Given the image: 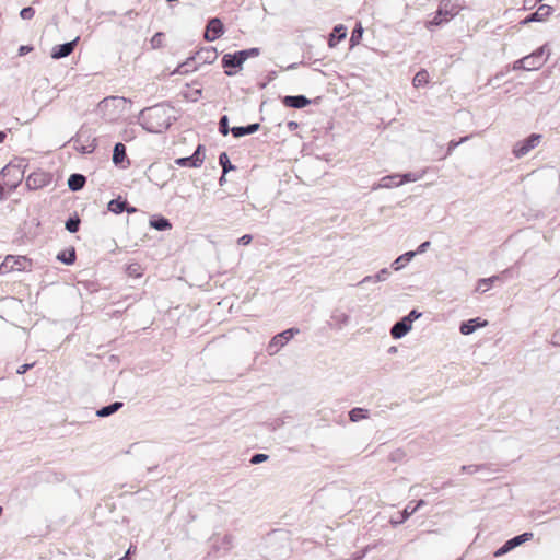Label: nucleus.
Masks as SVG:
<instances>
[{"label":"nucleus","instance_id":"33","mask_svg":"<svg viewBox=\"0 0 560 560\" xmlns=\"http://www.w3.org/2000/svg\"><path fill=\"white\" fill-rule=\"evenodd\" d=\"M79 225H80V220L77 218V219H69L66 223V229L71 232V233H74L79 230Z\"/></svg>","mask_w":560,"mask_h":560},{"label":"nucleus","instance_id":"26","mask_svg":"<svg viewBox=\"0 0 560 560\" xmlns=\"http://www.w3.org/2000/svg\"><path fill=\"white\" fill-rule=\"evenodd\" d=\"M122 407V402H114L109 406H106V407H103L102 409H100L97 411V416L98 417H107V416H110L112 413L116 412L118 409H120Z\"/></svg>","mask_w":560,"mask_h":560},{"label":"nucleus","instance_id":"24","mask_svg":"<svg viewBox=\"0 0 560 560\" xmlns=\"http://www.w3.org/2000/svg\"><path fill=\"white\" fill-rule=\"evenodd\" d=\"M144 268L139 262H130L126 267V272L131 278H140L142 277Z\"/></svg>","mask_w":560,"mask_h":560},{"label":"nucleus","instance_id":"30","mask_svg":"<svg viewBox=\"0 0 560 560\" xmlns=\"http://www.w3.org/2000/svg\"><path fill=\"white\" fill-rule=\"evenodd\" d=\"M151 225L154 229L160 230V231L171 229V226H172L171 223L168 222V220L163 219V218L160 220H156V221H152Z\"/></svg>","mask_w":560,"mask_h":560},{"label":"nucleus","instance_id":"9","mask_svg":"<svg viewBox=\"0 0 560 560\" xmlns=\"http://www.w3.org/2000/svg\"><path fill=\"white\" fill-rule=\"evenodd\" d=\"M50 183L49 174L38 171L31 173L26 178V186L30 189H39Z\"/></svg>","mask_w":560,"mask_h":560},{"label":"nucleus","instance_id":"5","mask_svg":"<svg viewBox=\"0 0 560 560\" xmlns=\"http://www.w3.org/2000/svg\"><path fill=\"white\" fill-rule=\"evenodd\" d=\"M545 62L546 58L544 56V48H539L535 52L522 58L516 63L518 65V68L532 71L541 68Z\"/></svg>","mask_w":560,"mask_h":560},{"label":"nucleus","instance_id":"13","mask_svg":"<svg viewBox=\"0 0 560 560\" xmlns=\"http://www.w3.org/2000/svg\"><path fill=\"white\" fill-rule=\"evenodd\" d=\"M346 36H347V27L346 26H343L342 24L335 26L329 36V39H328L329 47H331V48L336 47L339 44V42H341L342 39L346 38Z\"/></svg>","mask_w":560,"mask_h":560},{"label":"nucleus","instance_id":"2","mask_svg":"<svg viewBox=\"0 0 560 560\" xmlns=\"http://www.w3.org/2000/svg\"><path fill=\"white\" fill-rule=\"evenodd\" d=\"M460 10L462 5L458 3V0H442L434 18L425 24L427 28L450 22Z\"/></svg>","mask_w":560,"mask_h":560},{"label":"nucleus","instance_id":"40","mask_svg":"<svg viewBox=\"0 0 560 560\" xmlns=\"http://www.w3.org/2000/svg\"><path fill=\"white\" fill-rule=\"evenodd\" d=\"M252 242V236L249 234H245L238 238V243L242 245H248Z\"/></svg>","mask_w":560,"mask_h":560},{"label":"nucleus","instance_id":"43","mask_svg":"<svg viewBox=\"0 0 560 560\" xmlns=\"http://www.w3.org/2000/svg\"><path fill=\"white\" fill-rule=\"evenodd\" d=\"M34 364H23L18 369L19 374H24L27 370H30Z\"/></svg>","mask_w":560,"mask_h":560},{"label":"nucleus","instance_id":"46","mask_svg":"<svg viewBox=\"0 0 560 560\" xmlns=\"http://www.w3.org/2000/svg\"><path fill=\"white\" fill-rule=\"evenodd\" d=\"M395 264H397V265L402 264V257L397 258V260L395 261Z\"/></svg>","mask_w":560,"mask_h":560},{"label":"nucleus","instance_id":"48","mask_svg":"<svg viewBox=\"0 0 560 560\" xmlns=\"http://www.w3.org/2000/svg\"><path fill=\"white\" fill-rule=\"evenodd\" d=\"M428 245H429V242H425V243H423L420 247H421V248H427V246H428Z\"/></svg>","mask_w":560,"mask_h":560},{"label":"nucleus","instance_id":"12","mask_svg":"<svg viewBox=\"0 0 560 560\" xmlns=\"http://www.w3.org/2000/svg\"><path fill=\"white\" fill-rule=\"evenodd\" d=\"M411 329V318L405 317L400 322L396 323L390 334L394 338H401Z\"/></svg>","mask_w":560,"mask_h":560},{"label":"nucleus","instance_id":"15","mask_svg":"<svg viewBox=\"0 0 560 560\" xmlns=\"http://www.w3.org/2000/svg\"><path fill=\"white\" fill-rule=\"evenodd\" d=\"M415 180L411 178L410 174H406L404 176L394 175V176H386L382 178V185L384 187H392V186H399L406 182Z\"/></svg>","mask_w":560,"mask_h":560},{"label":"nucleus","instance_id":"21","mask_svg":"<svg viewBox=\"0 0 560 560\" xmlns=\"http://www.w3.org/2000/svg\"><path fill=\"white\" fill-rule=\"evenodd\" d=\"M430 81V75H429V72L424 69H421L420 71H418L413 79H412V84L415 88H422L424 85H427Z\"/></svg>","mask_w":560,"mask_h":560},{"label":"nucleus","instance_id":"6","mask_svg":"<svg viewBox=\"0 0 560 560\" xmlns=\"http://www.w3.org/2000/svg\"><path fill=\"white\" fill-rule=\"evenodd\" d=\"M298 332L299 329L290 328L281 334L276 335L268 345L269 353H277L280 350V348H282Z\"/></svg>","mask_w":560,"mask_h":560},{"label":"nucleus","instance_id":"20","mask_svg":"<svg viewBox=\"0 0 560 560\" xmlns=\"http://www.w3.org/2000/svg\"><path fill=\"white\" fill-rule=\"evenodd\" d=\"M126 205H127L126 201H122L120 199H114V200L109 201L108 210L116 214L121 213L124 210H127L128 212L136 211L135 208H131V209L126 208Z\"/></svg>","mask_w":560,"mask_h":560},{"label":"nucleus","instance_id":"4","mask_svg":"<svg viewBox=\"0 0 560 560\" xmlns=\"http://www.w3.org/2000/svg\"><path fill=\"white\" fill-rule=\"evenodd\" d=\"M33 260L27 256L7 255L0 265V275L31 271Z\"/></svg>","mask_w":560,"mask_h":560},{"label":"nucleus","instance_id":"45","mask_svg":"<svg viewBox=\"0 0 560 560\" xmlns=\"http://www.w3.org/2000/svg\"><path fill=\"white\" fill-rule=\"evenodd\" d=\"M5 138H7L5 132L0 131V143L4 142Z\"/></svg>","mask_w":560,"mask_h":560},{"label":"nucleus","instance_id":"32","mask_svg":"<svg viewBox=\"0 0 560 560\" xmlns=\"http://www.w3.org/2000/svg\"><path fill=\"white\" fill-rule=\"evenodd\" d=\"M219 161L223 167V173H226L233 168V166L231 165V163L229 161L228 154L225 152L220 154Z\"/></svg>","mask_w":560,"mask_h":560},{"label":"nucleus","instance_id":"16","mask_svg":"<svg viewBox=\"0 0 560 560\" xmlns=\"http://www.w3.org/2000/svg\"><path fill=\"white\" fill-rule=\"evenodd\" d=\"M486 325L487 320L481 322L480 318H474L462 323L459 330L463 335H469L474 332L478 327H483Z\"/></svg>","mask_w":560,"mask_h":560},{"label":"nucleus","instance_id":"28","mask_svg":"<svg viewBox=\"0 0 560 560\" xmlns=\"http://www.w3.org/2000/svg\"><path fill=\"white\" fill-rule=\"evenodd\" d=\"M191 158L196 162L195 163V167H200L202 165V163H203V160H205L203 145L199 144L197 147L196 151L194 152V154L191 155Z\"/></svg>","mask_w":560,"mask_h":560},{"label":"nucleus","instance_id":"27","mask_svg":"<svg viewBox=\"0 0 560 560\" xmlns=\"http://www.w3.org/2000/svg\"><path fill=\"white\" fill-rule=\"evenodd\" d=\"M57 258H58V260H60L67 265H72L75 260V252H74V249H71L68 253L62 252V253L58 254Z\"/></svg>","mask_w":560,"mask_h":560},{"label":"nucleus","instance_id":"14","mask_svg":"<svg viewBox=\"0 0 560 560\" xmlns=\"http://www.w3.org/2000/svg\"><path fill=\"white\" fill-rule=\"evenodd\" d=\"M162 110L160 108H151L148 110L145 118L148 119V128L152 131H161L162 128H166L168 126L167 122L153 125L150 120L160 118Z\"/></svg>","mask_w":560,"mask_h":560},{"label":"nucleus","instance_id":"22","mask_svg":"<svg viewBox=\"0 0 560 560\" xmlns=\"http://www.w3.org/2000/svg\"><path fill=\"white\" fill-rule=\"evenodd\" d=\"M85 177L81 174H72L68 179V186L71 190L77 191L83 188Z\"/></svg>","mask_w":560,"mask_h":560},{"label":"nucleus","instance_id":"39","mask_svg":"<svg viewBox=\"0 0 560 560\" xmlns=\"http://www.w3.org/2000/svg\"><path fill=\"white\" fill-rule=\"evenodd\" d=\"M422 504H423V501H422V500H420V501L418 502V504H417L416 506L411 508V509H410V506L408 505V506L405 509V511H404V513H405V517H407V516L411 515L412 513H415V511H416L420 505H422Z\"/></svg>","mask_w":560,"mask_h":560},{"label":"nucleus","instance_id":"25","mask_svg":"<svg viewBox=\"0 0 560 560\" xmlns=\"http://www.w3.org/2000/svg\"><path fill=\"white\" fill-rule=\"evenodd\" d=\"M126 158V147L122 143H117L114 148L113 161L115 164H121Z\"/></svg>","mask_w":560,"mask_h":560},{"label":"nucleus","instance_id":"3","mask_svg":"<svg viewBox=\"0 0 560 560\" xmlns=\"http://www.w3.org/2000/svg\"><path fill=\"white\" fill-rule=\"evenodd\" d=\"M218 58V52L214 47H203L200 48L195 56L188 58L185 62L180 63L174 73H187L188 71L197 70V66H194L192 69H188L190 67L191 61H196L198 65L205 63H213Z\"/></svg>","mask_w":560,"mask_h":560},{"label":"nucleus","instance_id":"44","mask_svg":"<svg viewBox=\"0 0 560 560\" xmlns=\"http://www.w3.org/2000/svg\"><path fill=\"white\" fill-rule=\"evenodd\" d=\"M420 316V313H417V311H411L410 314L407 316L411 318V322Z\"/></svg>","mask_w":560,"mask_h":560},{"label":"nucleus","instance_id":"1","mask_svg":"<svg viewBox=\"0 0 560 560\" xmlns=\"http://www.w3.org/2000/svg\"><path fill=\"white\" fill-rule=\"evenodd\" d=\"M259 49L252 48L240 50L234 54H225L222 58V67L226 75H235L242 69L243 63L253 56H258Z\"/></svg>","mask_w":560,"mask_h":560},{"label":"nucleus","instance_id":"34","mask_svg":"<svg viewBox=\"0 0 560 560\" xmlns=\"http://www.w3.org/2000/svg\"><path fill=\"white\" fill-rule=\"evenodd\" d=\"M497 279H498V277H491V278H487V279H481L478 282V288L482 289V291H486L487 288Z\"/></svg>","mask_w":560,"mask_h":560},{"label":"nucleus","instance_id":"38","mask_svg":"<svg viewBox=\"0 0 560 560\" xmlns=\"http://www.w3.org/2000/svg\"><path fill=\"white\" fill-rule=\"evenodd\" d=\"M466 140H468V137H463V138H460L459 141L452 140L448 143V153H451L457 145H459L460 143L465 142Z\"/></svg>","mask_w":560,"mask_h":560},{"label":"nucleus","instance_id":"10","mask_svg":"<svg viewBox=\"0 0 560 560\" xmlns=\"http://www.w3.org/2000/svg\"><path fill=\"white\" fill-rule=\"evenodd\" d=\"M223 33V24L219 19H212L206 28L205 38L209 42H213L219 38Z\"/></svg>","mask_w":560,"mask_h":560},{"label":"nucleus","instance_id":"17","mask_svg":"<svg viewBox=\"0 0 560 560\" xmlns=\"http://www.w3.org/2000/svg\"><path fill=\"white\" fill-rule=\"evenodd\" d=\"M283 104L288 107H293V108H303L305 106H307L310 104V100L306 98L305 96L303 95H299V96H285L283 98Z\"/></svg>","mask_w":560,"mask_h":560},{"label":"nucleus","instance_id":"8","mask_svg":"<svg viewBox=\"0 0 560 560\" xmlns=\"http://www.w3.org/2000/svg\"><path fill=\"white\" fill-rule=\"evenodd\" d=\"M532 538H533L532 533H524L522 535H518V536L508 540L501 548H499L494 552V557H501V556L505 555L506 552H509L510 550H512L513 548L522 545L525 541L530 540Z\"/></svg>","mask_w":560,"mask_h":560},{"label":"nucleus","instance_id":"7","mask_svg":"<svg viewBox=\"0 0 560 560\" xmlns=\"http://www.w3.org/2000/svg\"><path fill=\"white\" fill-rule=\"evenodd\" d=\"M540 139V135L533 133L524 141L517 142L513 149L514 155L517 158L526 155L530 150L538 145Z\"/></svg>","mask_w":560,"mask_h":560},{"label":"nucleus","instance_id":"49","mask_svg":"<svg viewBox=\"0 0 560 560\" xmlns=\"http://www.w3.org/2000/svg\"><path fill=\"white\" fill-rule=\"evenodd\" d=\"M130 552H131V550H130V549H129V550H127V553H126L125 558H126Z\"/></svg>","mask_w":560,"mask_h":560},{"label":"nucleus","instance_id":"29","mask_svg":"<svg viewBox=\"0 0 560 560\" xmlns=\"http://www.w3.org/2000/svg\"><path fill=\"white\" fill-rule=\"evenodd\" d=\"M195 161L191 156L179 158L175 160V164L180 167H195Z\"/></svg>","mask_w":560,"mask_h":560},{"label":"nucleus","instance_id":"11","mask_svg":"<svg viewBox=\"0 0 560 560\" xmlns=\"http://www.w3.org/2000/svg\"><path fill=\"white\" fill-rule=\"evenodd\" d=\"M78 40L79 38H75L72 42L55 46L51 51V57L54 59H60L69 56L74 50Z\"/></svg>","mask_w":560,"mask_h":560},{"label":"nucleus","instance_id":"18","mask_svg":"<svg viewBox=\"0 0 560 560\" xmlns=\"http://www.w3.org/2000/svg\"><path fill=\"white\" fill-rule=\"evenodd\" d=\"M551 13V8L549 5H541L538 8L536 12H534L529 18L525 20V22L532 21H545Z\"/></svg>","mask_w":560,"mask_h":560},{"label":"nucleus","instance_id":"36","mask_svg":"<svg viewBox=\"0 0 560 560\" xmlns=\"http://www.w3.org/2000/svg\"><path fill=\"white\" fill-rule=\"evenodd\" d=\"M220 131L226 136L229 133L228 117L223 116L220 120Z\"/></svg>","mask_w":560,"mask_h":560},{"label":"nucleus","instance_id":"19","mask_svg":"<svg viewBox=\"0 0 560 560\" xmlns=\"http://www.w3.org/2000/svg\"><path fill=\"white\" fill-rule=\"evenodd\" d=\"M259 127H260L259 124H252V125H248L247 127H233L231 129V132L235 138H240L245 135H252V133L256 132L259 129Z\"/></svg>","mask_w":560,"mask_h":560},{"label":"nucleus","instance_id":"23","mask_svg":"<svg viewBox=\"0 0 560 560\" xmlns=\"http://www.w3.org/2000/svg\"><path fill=\"white\" fill-rule=\"evenodd\" d=\"M363 36V27L361 22H358L350 37V47L353 48L360 44Z\"/></svg>","mask_w":560,"mask_h":560},{"label":"nucleus","instance_id":"47","mask_svg":"<svg viewBox=\"0 0 560 560\" xmlns=\"http://www.w3.org/2000/svg\"><path fill=\"white\" fill-rule=\"evenodd\" d=\"M395 264H397V265L402 264V257L397 258V260L395 261Z\"/></svg>","mask_w":560,"mask_h":560},{"label":"nucleus","instance_id":"31","mask_svg":"<svg viewBox=\"0 0 560 560\" xmlns=\"http://www.w3.org/2000/svg\"><path fill=\"white\" fill-rule=\"evenodd\" d=\"M365 412L366 411L362 408H354L350 411L349 416L351 421H358L366 417Z\"/></svg>","mask_w":560,"mask_h":560},{"label":"nucleus","instance_id":"42","mask_svg":"<svg viewBox=\"0 0 560 560\" xmlns=\"http://www.w3.org/2000/svg\"><path fill=\"white\" fill-rule=\"evenodd\" d=\"M161 38H162V34H161V33L155 34V35L152 37V40H151L152 45H153L154 47H155V46H158V45H160V44H161Z\"/></svg>","mask_w":560,"mask_h":560},{"label":"nucleus","instance_id":"41","mask_svg":"<svg viewBox=\"0 0 560 560\" xmlns=\"http://www.w3.org/2000/svg\"><path fill=\"white\" fill-rule=\"evenodd\" d=\"M32 50H33V47H32V46H25V45H23V46H21V47L19 48V55H20V56H24L25 54H27V52H30V51H32Z\"/></svg>","mask_w":560,"mask_h":560},{"label":"nucleus","instance_id":"35","mask_svg":"<svg viewBox=\"0 0 560 560\" xmlns=\"http://www.w3.org/2000/svg\"><path fill=\"white\" fill-rule=\"evenodd\" d=\"M35 14V11L33 10V8L28 7V8H24L22 9V11L20 12V15L22 19L24 20H30L34 16Z\"/></svg>","mask_w":560,"mask_h":560},{"label":"nucleus","instance_id":"37","mask_svg":"<svg viewBox=\"0 0 560 560\" xmlns=\"http://www.w3.org/2000/svg\"><path fill=\"white\" fill-rule=\"evenodd\" d=\"M268 459V456L266 454H256L252 457L250 463L252 464H259Z\"/></svg>","mask_w":560,"mask_h":560}]
</instances>
